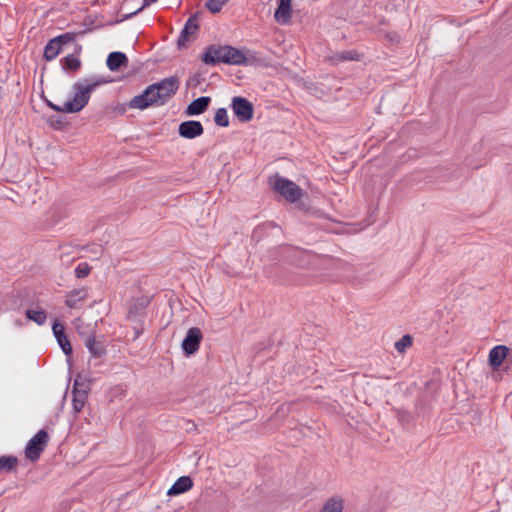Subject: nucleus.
I'll use <instances>...</instances> for the list:
<instances>
[{
  "mask_svg": "<svg viewBox=\"0 0 512 512\" xmlns=\"http://www.w3.org/2000/svg\"><path fill=\"white\" fill-rule=\"evenodd\" d=\"M104 77L90 76L80 79L72 85L73 97L64 103V110L68 114L78 113L88 104L91 93L99 86L108 83Z\"/></svg>",
  "mask_w": 512,
  "mask_h": 512,
  "instance_id": "1",
  "label": "nucleus"
},
{
  "mask_svg": "<svg viewBox=\"0 0 512 512\" xmlns=\"http://www.w3.org/2000/svg\"><path fill=\"white\" fill-rule=\"evenodd\" d=\"M165 103L162 100V96L155 89L153 83L148 85L142 93L134 96L128 103V107L131 109L145 110L153 106H162Z\"/></svg>",
  "mask_w": 512,
  "mask_h": 512,
  "instance_id": "2",
  "label": "nucleus"
},
{
  "mask_svg": "<svg viewBox=\"0 0 512 512\" xmlns=\"http://www.w3.org/2000/svg\"><path fill=\"white\" fill-rule=\"evenodd\" d=\"M49 441V434L45 429L39 430L26 444L25 456L31 462L37 461L45 450Z\"/></svg>",
  "mask_w": 512,
  "mask_h": 512,
  "instance_id": "3",
  "label": "nucleus"
},
{
  "mask_svg": "<svg viewBox=\"0 0 512 512\" xmlns=\"http://www.w3.org/2000/svg\"><path fill=\"white\" fill-rule=\"evenodd\" d=\"M273 188L287 201L296 202L303 196V190L291 180L284 177H277Z\"/></svg>",
  "mask_w": 512,
  "mask_h": 512,
  "instance_id": "4",
  "label": "nucleus"
},
{
  "mask_svg": "<svg viewBox=\"0 0 512 512\" xmlns=\"http://www.w3.org/2000/svg\"><path fill=\"white\" fill-rule=\"evenodd\" d=\"M275 252L278 255L273 257L274 260L278 259L296 267H304L306 264L305 253L296 247L283 245L278 247Z\"/></svg>",
  "mask_w": 512,
  "mask_h": 512,
  "instance_id": "5",
  "label": "nucleus"
},
{
  "mask_svg": "<svg viewBox=\"0 0 512 512\" xmlns=\"http://www.w3.org/2000/svg\"><path fill=\"white\" fill-rule=\"evenodd\" d=\"M231 109L235 117L242 123L249 122L253 119L254 106L247 98L235 96L231 101Z\"/></svg>",
  "mask_w": 512,
  "mask_h": 512,
  "instance_id": "6",
  "label": "nucleus"
},
{
  "mask_svg": "<svg viewBox=\"0 0 512 512\" xmlns=\"http://www.w3.org/2000/svg\"><path fill=\"white\" fill-rule=\"evenodd\" d=\"M257 62V58L255 56L248 57L244 53V51L225 44V58H224V64L227 65H255Z\"/></svg>",
  "mask_w": 512,
  "mask_h": 512,
  "instance_id": "7",
  "label": "nucleus"
},
{
  "mask_svg": "<svg viewBox=\"0 0 512 512\" xmlns=\"http://www.w3.org/2000/svg\"><path fill=\"white\" fill-rule=\"evenodd\" d=\"M200 13L196 12L193 15H191L188 20L186 21L183 29L180 32V35L177 40V48L179 50L187 47V42L191 39H194L197 35L200 26L197 22L198 15Z\"/></svg>",
  "mask_w": 512,
  "mask_h": 512,
  "instance_id": "8",
  "label": "nucleus"
},
{
  "mask_svg": "<svg viewBox=\"0 0 512 512\" xmlns=\"http://www.w3.org/2000/svg\"><path fill=\"white\" fill-rule=\"evenodd\" d=\"M153 85L162 96L163 102L166 104L177 93L180 81L177 76L173 75L155 82Z\"/></svg>",
  "mask_w": 512,
  "mask_h": 512,
  "instance_id": "9",
  "label": "nucleus"
},
{
  "mask_svg": "<svg viewBox=\"0 0 512 512\" xmlns=\"http://www.w3.org/2000/svg\"><path fill=\"white\" fill-rule=\"evenodd\" d=\"M203 338V334L201 330L197 327H191L188 329L182 343L181 348L183 353L186 356H191L195 354L199 350V346L201 340Z\"/></svg>",
  "mask_w": 512,
  "mask_h": 512,
  "instance_id": "10",
  "label": "nucleus"
},
{
  "mask_svg": "<svg viewBox=\"0 0 512 512\" xmlns=\"http://www.w3.org/2000/svg\"><path fill=\"white\" fill-rule=\"evenodd\" d=\"M200 58L206 65L216 66L220 63L224 64L225 45L210 44L206 46Z\"/></svg>",
  "mask_w": 512,
  "mask_h": 512,
  "instance_id": "11",
  "label": "nucleus"
},
{
  "mask_svg": "<svg viewBox=\"0 0 512 512\" xmlns=\"http://www.w3.org/2000/svg\"><path fill=\"white\" fill-rule=\"evenodd\" d=\"M103 336L96 337L95 331L92 330L89 335L84 339V346L94 358H103L107 354L106 345Z\"/></svg>",
  "mask_w": 512,
  "mask_h": 512,
  "instance_id": "12",
  "label": "nucleus"
},
{
  "mask_svg": "<svg viewBox=\"0 0 512 512\" xmlns=\"http://www.w3.org/2000/svg\"><path fill=\"white\" fill-rule=\"evenodd\" d=\"M52 331L63 353L67 357H70L73 353V348L66 335L64 325L61 324L58 319H54L52 323Z\"/></svg>",
  "mask_w": 512,
  "mask_h": 512,
  "instance_id": "13",
  "label": "nucleus"
},
{
  "mask_svg": "<svg viewBox=\"0 0 512 512\" xmlns=\"http://www.w3.org/2000/svg\"><path fill=\"white\" fill-rule=\"evenodd\" d=\"M204 133V127L200 121L187 120L183 121L178 126V134L185 139H194Z\"/></svg>",
  "mask_w": 512,
  "mask_h": 512,
  "instance_id": "14",
  "label": "nucleus"
},
{
  "mask_svg": "<svg viewBox=\"0 0 512 512\" xmlns=\"http://www.w3.org/2000/svg\"><path fill=\"white\" fill-rule=\"evenodd\" d=\"M508 356L509 347L505 345H497L489 352L488 364L493 371H498Z\"/></svg>",
  "mask_w": 512,
  "mask_h": 512,
  "instance_id": "15",
  "label": "nucleus"
},
{
  "mask_svg": "<svg viewBox=\"0 0 512 512\" xmlns=\"http://www.w3.org/2000/svg\"><path fill=\"white\" fill-rule=\"evenodd\" d=\"M149 302L148 297L144 296L135 299L129 307L127 319L134 322H141L145 316V310Z\"/></svg>",
  "mask_w": 512,
  "mask_h": 512,
  "instance_id": "16",
  "label": "nucleus"
},
{
  "mask_svg": "<svg viewBox=\"0 0 512 512\" xmlns=\"http://www.w3.org/2000/svg\"><path fill=\"white\" fill-rule=\"evenodd\" d=\"M292 17V0H278L277 8L274 12L275 21L280 25L290 23Z\"/></svg>",
  "mask_w": 512,
  "mask_h": 512,
  "instance_id": "17",
  "label": "nucleus"
},
{
  "mask_svg": "<svg viewBox=\"0 0 512 512\" xmlns=\"http://www.w3.org/2000/svg\"><path fill=\"white\" fill-rule=\"evenodd\" d=\"M211 102V98L209 96H201L197 99L191 101L184 110L185 115L187 116H197L201 115L209 107Z\"/></svg>",
  "mask_w": 512,
  "mask_h": 512,
  "instance_id": "18",
  "label": "nucleus"
},
{
  "mask_svg": "<svg viewBox=\"0 0 512 512\" xmlns=\"http://www.w3.org/2000/svg\"><path fill=\"white\" fill-rule=\"evenodd\" d=\"M106 65L110 71H118L121 67L128 65V57L120 51L111 52L107 56Z\"/></svg>",
  "mask_w": 512,
  "mask_h": 512,
  "instance_id": "19",
  "label": "nucleus"
},
{
  "mask_svg": "<svg viewBox=\"0 0 512 512\" xmlns=\"http://www.w3.org/2000/svg\"><path fill=\"white\" fill-rule=\"evenodd\" d=\"M193 487V480L190 476L179 477L174 484L170 487L167 494L169 496H176L189 491Z\"/></svg>",
  "mask_w": 512,
  "mask_h": 512,
  "instance_id": "20",
  "label": "nucleus"
},
{
  "mask_svg": "<svg viewBox=\"0 0 512 512\" xmlns=\"http://www.w3.org/2000/svg\"><path fill=\"white\" fill-rule=\"evenodd\" d=\"M62 69L68 73L75 74L82 67V62L75 54H68L60 60Z\"/></svg>",
  "mask_w": 512,
  "mask_h": 512,
  "instance_id": "21",
  "label": "nucleus"
},
{
  "mask_svg": "<svg viewBox=\"0 0 512 512\" xmlns=\"http://www.w3.org/2000/svg\"><path fill=\"white\" fill-rule=\"evenodd\" d=\"M64 48L55 40V38L50 39L44 47L43 58L46 61L54 60Z\"/></svg>",
  "mask_w": 512,
  "mask_h": 512,
  "instance_id": "22",
  "label": "nucleus"
},
{
  "mask_svg": "<svg viewBox=\"0 0 512 512\" xmlns=\"http://www.w3.org/2000/svg\"><path fill=\"white\" fill-rule=\"evenodd\" d=\"M87 297V291L85 288L73 289L67 294L65 305L71 309L77 308L78 301L85 300Z\"/></svg>",
  "mask_w": 512,
  "mask_h": 512,
  "instance_id": "23",
  "label": "nucleus"
},
{
  "mask_svg": "<svg viewBox=\"0 0 512 512\" xmlns=\"http://www.w3.org/2000/svg\"><path fill=\"white\" fill-rule=\"evenodd\" d=\"M18 458L14 455L0 456V473H12L17 470Z\"/></svg>",
  "mask_w": 512,
  "mask_h": 512,
  "instance_id": "24",
  "label": "nucleus"
},
{
  "mask_svg": "<svg viewBox=\"0 0 512 512\" xmlns=\"http://www.w3.org/2000/svg\"><path fill=\"white\" fill-rule=\"evenodd\" d=\"M72 407L74 412L79 413L86 402L88 394H86V391L84 389H81L80 391H72Z\"/></svg>",
  "mask_w": 512,
  "mask_h": 512,
  "instance_id": "25",
  "label": "nucleus"
},
{
  "mask_svg": "<svg viewBox=\"0 0 512 512\" xmlns=\"http://www.w3.org/2000/svg\"><path fill=\"white\" fill-rule=\"evenodd\" d=\"M272 229H279L280 227L274 222H265L255 227L252 233V238L259 241L264 235H266Z\"/></svg>",
  "mask_w": 512,
  "mask_h": 512,
  "instance_id": "26",
  "label": "nucleus"
},
{
  "mask_svg": "<svg viewBox=\"0 0 512 512\" xmlns=\"http://www.w3.org/2000/svg\"><path fill=\"white\" fill-rule=\"evenodd\" d=\"M25 316L28 320L35 322L37 325H43L45 324L47 320V313L43 309L34 310V309H27L25 311Z\"/></svg>",
  "mask_w": 512,
  "mask_h": 512,
  "instance_id": "27",
  "label": "nucleus"
},
{
  "mask_svg": "<svg viewBox=\"0 0 512 512\" xmlns=\"http://www.w3.org/2000/svg\"><path fill=\"white\" fill-rule=\"evenodd\" d=\"M360 54L356 50H347L338 52L333 56V60L336 62H345V61H359Z\"/></svg>",
  "mask_w": 512,
  "mask_h": 512,
  "instance_id": "28",
  "label": "nucleus"
},
{
  "mask_svg": "<svg viewBox=\"0 0 512 512\" xmlns=\"http://www.w3.org/2000/svg\"><path fill=\"white\" fill-rule=\"evenodd\" d=\"M343 500L341 498H330L323 505L320 512H342Z\"/></svg>",
  "mask_w": 512,
  "mask_h": 512,
  "instance_id": "29",
  "label": "nucleus"
},
{
  "mask_svg": "<svg viewBox=\"0 0 512 512\" xmlns=\"http://www.w3.org/2000/svg\"><path fill=\"white\" fill-rule=\"evenodd\" d=\"M47 123L51 128L55 130H63L69 124L66 117L61 115H51L50 117H48Z\"/></svg>",
  "mask_w": 512,
  "mask_h": 512,
  "instance_id": "30",
  "label": "nucleus"
},
{
  "mask_svg": "<svg viewBox=\"0 0 512 512\" xmlns=\"http://www.w3.org/2000/svg\"><path fill=\"white\" fill-rule=\"evenodd\" d=\"M214 122L217 126L228 127L229 117L226 108H218L214 115Z\"/></svg>",
  "mask_w": 512,
  "mask_h": 512,
  "instance_id": "31",
  "label": "nucleus"
},
{
  "mask_svg": "<svg viewBox=\"0 0 512 512\" xmlns=\"http://www.w3.org/2000/svg\"><path fill=\"white\" fill-rule=\"evenodd\" d=\"M413 344V337L409 334H405L395 342V349L399 353H404L407 348L411 347Z\"/></svg>",
  "mask_w": 512,
  "mask_h": 512,
  "instance_id": "32",
  "label": "nucleus"
},
{
  "mask_svg": "<svg viewBox=\"0 0 512 512\" xmlns=\"http://www.w3.org/2000/svg\"><path fill=\"white\" fill-rule=\"evenodd\" d=\"M157 1L158 0H143V4L139 8H137L135 11L129 12L127 14H124L120 19L116 20L115 22H112L111 24L120 23L122 21L130 19L134 15L138 14L139 12H141L144 8H146L150 4L155 3Z\"/></svg>",
  "mask_w": 512,
  "mask_h": 512,
  "instance_id": "33",
  "label": "nucleus"
},
{
  "mask_svg": "<svg viewBox=\"0 0 512 512\" xmlns=\"http://www.w3.org/2000/svg\"><path fill=\"white\" fill-rule=\"evenodd\" d=\"M81 389H84L86 391V394H88L90 390V383L87 381L86 378L82 377L80 374H77L74 380L72 391H80Z\"/></svg>",
  "mask_w": 512,
  "mask_h": 512,
  "instance_id": "34",
  "label": "nucleus"
},
{
  "mask_svg": "<svg viewBox=\"0 0 512 512\" xmlns=\"http://www.w3.org/2000/svg\"><path fill=\"white\" fill-rule=\"evenodd\" d=\"M77 35L76 32H66L54 38L64 48L67 44L74 42Z\"/></svg>",
  "mask_w": 512,
  "mask_h": 512,
  "instance_id": "35",
  "label": "nucleus"
},
{
  "mask_svg": "<svg viewBox=\"0 0 512 512\" xmlns=\"http://www.w3.org/2000/svg\"><path fill=\"white\" fill-rule=\"evenodd\" d=\"M90 271L91 267L89 266V264L86 262H82L78 264L77 267L75 268V275L77 278H85L86 276L89 275Z\"/></svg>",
  "mask_w": 512,
  "mask_h": 512,
  "instance_id": "36",
  "label": "nucleus"
},
{
  "mask_svg": "<svg viewBox=\"0 0 512 512\" xmlns=\"http://www.w3.org/2000/svg\"><path fill=\"white\" fill-rule=\"evenodd\" d=\"M223 5L219 0H208L205 3V7L213 14L219 13Z\"/></svg>",
  "mask_w": 512,
  "mask_h": 512,
  "instance_id": "37",
  "label": "nucleus"
},
{
  "mask_svg": "<svg viewBox=\"0 0 512 512\" xmlns=\"http://www.w3.org/2000/svg\"><path fill=\"white\" fill-rule=\"evenodd\" d=\"M45 103L49 108H51L52 110H54L56 112L66 113V111L64 110V105L63 106L56 105L48 99H45Z\"/></svg>",
  "mask_w": 512,
  "mask_h": 512,
  "instance_id": "38",
  "label": "nucleus"
},
{
  "mask_svg": "<svg viewBox=\"0 0 512 512\" xmlns=\"http://www.w3.org/2000/svg\"><path fill=\"white\" fill-rule=\"evenodd\" d=\"M88 326H84V325H77L76 326V330L79 334V336L84 340L86 338L87 335L90 334V332L88 333L86 330H87Z\"/></svg>",
  "mask_w": 512,
  "mask_h": 512,
  "instance_id": "39",
  "label": "nucleus"
},
{
  "mask_svg": "<svg viewBox=\"0 0 512 512\" xmlns=\"http://www.w3.org/2000/svg\"><path fill=\"white\" fill-rule=\"evenodd\" d=\"M506 363V366L504 368L505 371H508L510 367H512V350L509 348V356L504 361Z\"/></svg>",
  "mask_w": 512,
  "mask_h": 512,
  "instance_id": "40",
  "label": "nucleus"
},
{
  "mask_svg": "<svg viewBox=\"0 0 512 512\" xmlns=\"http://www.w3.org/2000/svg\"><path fill=\"white\" fill-rule=\"evenodd\" d=\"M81 51H82V46L80 44L76 43L75 47H74V53L73 54H75V56L78 57L80 55Z\"/></svg>",
  "mask_w": 512,
  "mask_h": 512,
  "instance_id": "41",
  "label": "nucleus"
},
{
  "mask_svg": "<svg viewBox=\"0 0 512 512\" xmlns=\"http://www.w3.org/2000/svg\"><path fill=\"white\" fill-rule=\"evenodd\" d=\"M142 333V329H139L137 327L134 328V337H133V340H136L140 334Z\"/></svg>",
  "mask_w": 512,
  "mask_h": 512,
  "instance_id": "42",
  "label": "nucleus"
},
{
  "mask_svg": "<svg viewBox=\"0 0 512 512\" xmlns=\"http://www.w3.org/2000/svg\"><path fill=\"white\" fill-rule=\"evenodd\" d=\"M117 112H119L120 114H124L126 112V106L125 105H121L117 108Z\"/></svg>",
  "mask_w": 512,
  "mask_h": 512,
  "instance_id": "43",
  "label": "nucleus"
},
{
  "mask_svg": "<svg viewBox=\"0 0 512 512\" xmlns=\"http://www.w3.org/2000/svg\"><path fill=\"white\" fill-rule=\"evenodd\" d=\"M222 4L227 3L229 0H219Z\"/></svg>",
  "mask_w": 512,
  "mask_h": 512,
  "instance_id": "44",
  "label": "nucleus"
}]
</instances>
